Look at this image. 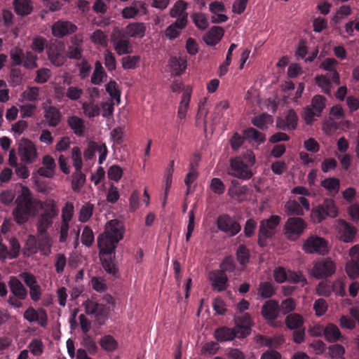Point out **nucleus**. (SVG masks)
<instances>
[{
	"instance_id": "aec40b11",
	"label": "nucleus",
	"mask_w": 359,
	"mask_h": 359,
	"mask_svg": "<svg viewBox=\"0 0 359 359\" xmlns=\"http://www.w3.org/2000/svg\"><path fill=\"white\" fill-rule=\"evenodd\" d=\"M8 286L11 293L15 297L19 299H25L27 298V290L17 277H10Z\"/></svg>"
},
{
	"instance_id": "c03bdc74",
	"label": "nucleus",
	"mask_w": 359,
	"mask_h": 359,
	"mask_svg": "<svg viewBox=\"0 0 359 359\" xmlns=\"http://www.w3.org/2000/svg\"><path fill=\"white\" fill-rule=\"evenodd\" d=\"M170 66L172 74L175 76H180L185 71L187 68V62L185 60H180L176 57H174L171 59Z\"/></svg>"
},
{
	"instance_id": "9d476101",
	"label": "nucleus",
	"mask_w": 359,
	"mask_h": 359,
	"mask_svg": "<svg viewBox=\"0 0 359 359\" xmlns=\"http://www.w3.org/2000/svg\"><path fill=\"white\" fill-rule=\"evenodd\" d=\"M78 27L71 21L59 20L55 22L51 27V33L57 39H62L66 36L76 33Z\"/></svg>"
},
{
	"instance_id": "37998d69",
	"label": "nucleus",
	"mask_w": 359,
	"mask_h": 359,
	"mask_svg": "<svg viewBox=\"0 0 359 359\" xmlns=\"http://www.w3.org/2000/svg\"><path fill=\"white\" fill-rule=\"evenodd\" d=\"M9 54L11 60L12 66L22 65L25 53L21 48L18 46H15L12 48L10 50Z\"/></svg>"
},
{
	"instance_id": "de8ad7c7",
	"label": "nucleus",
	"mask_w": 359,
	"mask_h": 359,
	"mask_svg": "<svg viewBox=\"0 0 359 359\" xmlns=\"http://www.w3.org/2000/svg\"><path fill=\"white\" fill-rule=\"evenodd\" d=\"M187 3L182 0L177 1L170 11V15L172 18L181 17L187 13Z\"/></svg>"
},
{
	"instance_id": "1a4fd4ad",
	"label": "nucleus",
	"mask_w": 359,
	"mask_h": 359,
	"mask_svg": "<svg viewBox=\"0 0 359 359\" xmlns=\"http://www.w3.org/2000/svg\"><path fill=\"white\" fill-rule=\"evenodd\" d=\"M228 173L229 175L242 180H248L252 176L251 170L239 157L231 159Z\"/></svg>"
},
{
	"instance_id": "423d86ee",
	"label": "nucleus",
	"mask_w": 359,
	"mask_h": 359,
	"mask_svg": "<svg viewBox=\"0 0 359 359\" xmlns=\"http://www.w3.org/2000/svg\"><path fill=\"white\" fill-rule=\"evenodd\" d=\"M302 250L307 254L324 255L328 252L327 242L322 237L312 235L305 240Z\"/></svg>"
},
{
	"instance_id": "6e6552de",
	"label": "nucleus",
	"mask_w": 359,
	"mask_h": 359,
	"mask_svg": "<svg viewBox=\"0 0 359 359\" xmlns=\"http://www.w3.org/2000/svg\"><path fill=\"white\" fill-rule=\"evenodd\" d=\"M217 226L229 236H234L241 230V224L228 214H222L217 219Z\"/></svg>"
},
{
	"instance_id": "603ef678",
	"label": "nucleus",
	"mask_w": 359,
	"mask_h": 359,
	"mask_svg": "<svg viewBox=\"0 0 359 359\" xmlns=\"http://www.w3.org/2000/svg\"><path fill=\"white\" fill-rule=\"evenodd\" d=\"M83 52V46H68L66 53V57L76 60H82Z\"/></svg>"
},
{
	"instance_id": "7c9ffc66",
	"label": "nucleus",
	"mask_w": 359,
	"mask_h": 359,
	"mask_svg": "<svg viewBox=\"0 0 359 359\" xmlns=\"http://www.w3.org/2000/svg\"><path fill=\"white\" fill-rule=\"evenodd\" d=\"M285 210L288 216L299 217L304 214L302 207L295 200L287 201L285 205Z\"/></svg>"
},
{
	"instance_id": "2f4dec72",
	"label": "nucleus",
	"mask_w": 359,
	"mask_h": 359,
	"mask_svg": "<svg viewBox=\"0 0 359 359\" xmlns=\"http://www.w3.org/2000/svg\"><path fill=\"white\" fill-rule=\"evenodd\" d=\"M324 336L326 340L329 342H335L340 339L341 337V334L337 325L332 323H329L325 327Z\"/></svg>"
},
{
	"instance_id": "f3484780",
	"label": "nucleus",
	"mask_w": 359,
	"mask_h": 359,
	"mask_svg": "<svg viewBox=\"0 0 359 359\" xmlns=\"http://www.w3.org/2000/svg\"><path fill=\"white\" fill-rule=\"evenodd\" d=\"M210 279L212 282V287L217 292L225 290L228 286V277L222 271H213L210 273Z\"/></svg>"
},
{
	"instance_id": "cd10ccee",
	"label": "nucleus",
	"mask_w": 359,
	"mask_h": 359,
	"mask_svg": "<svg viewBox=\"0 0 359 359\" xmlns=\"http://www.w3.org/2000/svg\"><path fill=\"white\" fill-rule=\"evenodd\" d=\"M145 31L146 27L142 22H132L126 27V33L134 38H142Z\"/></svg>"
},
{
	"instance_id": "e433bc0d",
	"label": "nucleus",
	"mask_w": 359,
	"mask_h": 359,
	"mask_svg": "<svg viewBox=\"0 0 359 359\" xmlns=\"http://www.w3.org/2000/svg\"><path fill=\"white\" fill-rule=\"evenodd\" d=\"M174 161L172 160L170 161L165 172V191H164V201L163 203V205H165V200L168 195V191L171 187L172 184V174L174 172Z\"/></svg>"
},
{
	"instance_id": "2eb2a0df",
	"label": "nucleus",
	"mask_w": 359,
	"mask_h": 359,
	"mask_svg": "<svg viewBox=\"0 0 359 359\" xmlns=\"http://www.w3.org/2000/svg\"><path fill=\"white\" fill-rule=\"evenodd\" d=\"M23 317L29 323L36 322L41 327H46L48 324V315L43 309L36 310L30 306L25 311Z\"/></svg>"
},
{
	"instance_id": "49530a36",
	"label": "nucleus",
	"mask_w": 359,
	"mask_h": 359,
	"mask_svg": "<svg viewBox=\"0 0 359 359\" xmlns=\"http://www.w3.org/2000/svg\"><path fill=\"white\" fill-rule=\"evenodd\" d=\"M48 46L47 40L40 36L33 38L30 46L32 50L37 53H43L45 48L47 49Z\"/></svg>"
},
{
	"instance_id": "13d9d810",
	"label": "nucleus",
	"mask_w": 359,
	"mask_h": 359,
	"mask_svg": "<svg viewBox=\"0 0 359 359\" xmlns=\"http://www.w3.org/2000/svg\"><path fill=\"white\" fill-rule=\"evenodd\" d=\"M22 97L29 102H35L39 100V88L36 86L28 87L22 94Z\"/></svg>"
},
{
	"instance_id": "c756f323",
	"label": "nucleus",
	"mask_w": 359,
	"mask_h": 359,
	"mask_svg": "<svg viewBox=\"0 0 359 359\" xmlns=\"http://www.w3.org/2000/svg\"><path fill=\"white\" fill-rule=\"evenodd\" d=\"M320 185L327 190L331 196H335L339 191L340 182L336 177H328L323 180Z\"/></svg>"
},
{
	"instance_id": "a211bd4d",
	"label": "nucleus",
	"mask_w": 359,
	"mask_h": 359,
	"mask_svg": "<svg viewBox=\"0 0 359 359\" xmlns=\"http://www.w3.org/2000/svg\"><path fill=\"white\" fill-rule=\"evenodd\" d=\"M339 224L340 240L345 243L353 242L357 231L355 227L344 220H340Z\"/></svg>"
},
{
	"instance_id": "f8f14e48",
	"label": "nucleus",
	"mask_w": 359,
	"mask_h": 359,
	"mask_svg": "<svg viewBox=\"0 0 359 359\" xmlns=\"http://www.w3.org/2000/svg\"><path fill=\"white\" fill-rule=\"evenodd\" d=\"M299 118L292 109H289L285 116L278 117L276 121V128L281 130L291 131L297 128Z\"/></svg>"
},
{
	"instance_id": "f257e3e1",
	"label": "nucleus",
	"mask_w": 359,
	"mask_h": 359,
	"mask_svg": "<svg viewBox=\"0 0 359 359\" xmlns=\"http://www.w3.org/2000/svg\"><path fill=\"white\" fill-rule=\"evenodd\" d=\"M124 226L118 219L107 222L105 231L97 237V245L100 253V259L104 270L109 274L116 276L118 269L113 257L118 243L123 238Z\"/></svg>"
},
{
	"instance_id": "3c124183",
	"label": "nucleus",
	"mask_w": 359,
	"mask_h": 359,
	"mask_svg": "<svg viewBox=\"0 0 359 359\" xmlns=\"http://www.w3.org/2000/svg\"><path fill=\"white\" fill-rule=\"evenodd\" d=\"M326 105V98L320 95H316L311 100V107L317 111V114H321Z\"/></svg>"
},
{
	"instance_id": "20e7f679",
	"label": "nucleus",
	"mask_w": 359,
	"mask_h": 359,
	"mask_svg": "<svg viewBox=\"0 0 359 359\" xmlns=\"http://www.w3.org/2000/svg\"><path fill=\"white\" fill-rule=\"evenodd\" d=\"M339 210L334 199L326 198L323 203L311 210V217L314 223H320L327 217L335 218Z\"/></svg>"
},
{
	"instance_id": "9b49d317",
	"label": "nucleus",
	"mask_w": 359,
	"mask_h": 359,
	"mask_svg": "<svg viewBox=\"0 0 359 359\" xmlns=\"http://www.w3.org/2000/svg\"><path fill=\"white\" fill-rule=\"evenodd\" d=\"M19 155L22 161L32 163L37 158L35 144L27 138H22L19 143Z\"/></svg>"
},
{
	"instance_id": "6ab92c4d",
	"label": "nucleus",
	"mask_w": 359,
	"mask_h": 359,
	"mask_svg": "<svg viewBox=\"0 0 359 359\" xmlns=\"http://www.w3.org/2000/svg\"><path fill=\"white\" fill-rule=\"evenodd\" d=\"M44 118L49 127H56L62 118V114L59 109L55 106L44 107Z\"/></svg>"
},
{
	"instance_id": "a18cd8bd",
	"label": "nucleus",
	"mask_w": 359,
	"mask_h": 359,
	"mask_svg": "<svg viewBox=\"0 0 359 359\" xmlns=\"http://www.w3.org/2000/svg\"><path fill=\"white\" fill-rule=\"evenodd\" d=\"M94 102L95 100H90L89 102H85L82 104L84 114L90 118L97 116L100 114V109Z\"/></svg>"
},
{
	"instance_id": "09e8293b",
	"label": "nucleus",
	"mask_w": 359,
	"mask_h": 359,
	"mask_svg": "<svg viewBox=\"0 0 359 359\" xmlns=\"http://www.w3.org/2000/svg\"><path fill=\"white\" fill-rule=\"evenodd\" d=\"M315 79L316 84L321 88L323 92L327 95H330L331 93L332 83L327 76H317Z\"/></svg>"
},
{
	"instance_id": "412c9836",
	"label": "nucleus",
	"mask_w": 359,
	"mask_h": 359,
	"mask_svg": "<svg viewBox=\"0 0 359 359\" xmlns=\"http://www.w3.org/2000/svg\"><path fill=\"white\" fill-rule=\"evenodd\" d=\"M224 30L222 27L213 26L203 36L205 43L210 46L217 44L224 36Z\"/></svg>"
},
{
	"instance_id": "a878e982",
	"label": "nucleus",
	"mask_w": 359,
	"mask_h": 359,
	"mask_svg": "<svg viewBox=\"0 0 359 359\" xmlns=\"http://www.w3.org/2000/svg\"><path fill=\"white\" fill-rule=\"evenodd\" d=\"M67 124L76 136L83 135L86 126L83 118L74 115L71 116L67 119Z\"/></svg>"
},
{
	"instance_id": "a19ab883",
	"label": "nucleus",
	"mask_w": 359,
	"mask_h": 359,
	"mask_svg": "<svg viewBox=\"0 0 359 359\" xmlns=\"http://www.w3.org/2000/svg\"><path fill=\"white\" fill-rule=\"evenodd\" d=\"M100 345L103 350L111 352L117 348L118 342L112 336L108 334L100 339Z\"/></svg>"
},
{
	"instance_id": "f704fd0d",
	"label": "nucleus",
	"mask_w": 359,
	"mask_h": 359,
	"mask_svg": "<svg viewBox=\"0 0 359 359\" xmlns=\"http://www.w3.org/2000/svg\"><path fill=\"white\" fill-rule=\"evenodd\" d=\"M236 259L243 267H245L250 261V252L245 245H240L236 252Z\"/></svg>"
},
{
	"instance_id": "dca6fc26",
	"label": "nucleus",
	"mask_w": 359,
	"mask_h": 359,
	"mask_svg": "<svg viewBox=\"0 0 359 359\" xmlns=\"http://www.w3.org/2000/svg\"><path fill=\"white\" fill-rule=\"evenodd\" d=\"M280 311L278 302L276 299H269L262 306L261 314L267 321L277 319Z\"/></svg>"
},
{
	"instance_id": "b1692460",
	"label": "nucleus",
	"mask_w": 359,
	"mask_h": 359,
	"mask_svg": "<svg viewBox=\"0 0 359 359\" xmlns=\"http://www.w3.org/2000/svg\"><path fill=\"white\" fill-rule=\"evenodd\" d=\"M13 4L15 13L22 17L30 15L34 9L32 0H13Z\"/></svg>"
},
{
	"instance_id": "ea45409f",
	"label": "nucleus",
	"mask_w": 359,
	"mask_h": 359,
	"mask_svg": "<svg viewBox=\"0 0 359 359\" xmlns=\"http://www.w3.org/2000/svg\"><path fill=\"white\" fill-rule=\"evenodd\" d=\"M258 341L262 344L269 347L276 348L279 346H280L284 339L281 337H267L263 335L258 336Z\"/></svg>"
},
{
	"instance_id": "6e6d98bb",
	"label": "nucleus",
	"mask_w": 359,
	"mask_h": 359,
	"mask_svg": "<svg viewBox=\"0 0 359 359\" xmlns=\"http://www.w3.org/2000/svg\"><path fill=\"white\" fill-rule=\"evenodd\" d=\"M90 39L94 43L99 44L103 47H107L108 45L107 36L101 29L95 30L91 35Z\"/></svg>"
},
{
	"instance_id": "338daca9",
	"label": "nucleus",
	"mask_w": 359,
	"mask_h": 359,
	"mask_svg": "<svg viewBox=\"0 0 359 359\" xmlns=\"http://www.w3.org/2000/svg\"><path fill=\"white\" fill-rule=\"evenodd\" d=\"M93 241L94 234L92 229L88 226H85L81 235V243L84 245L90 247L92 245Z\"/></svg>"
},
{
	"instance_id": "473e14b6",
	"label": "nucleus",
	"mask_w": 359,
	"mask_h": 359,
	"mask_svg": "<svg viewBox=\"0 0 359 359\" xmlns=\"http://www.w3.org/2000/svg\"><path fill=\"white\" fill-rule=\"evenodd\" d=\"M272 122V116L266 113L259 114L252 120V123L261 130L267 129Z\"/></svg>"
},
{
	"instance_id": "e2e57ef3",
	"label": "nucleus",
	"mask_w": 359,
	"mask_h": 359,
	"mask_svg": "<svg viewBox=\"0 0 359 359\" xmlns=\"http://www.w3.org/2000/svg\"><path fill=\"white\" fill-rule=\"evenodd\" d=\"M210 188L213 193L218 195H222L225 191V185L221 179L214 177L211 180Z\"/></svg>"
},
{
	"instance_id": "4c0bfd02",
	"label": "nucleus",
	"mask_w": 359,
	"mask_h": 359,
	"mask_svg": "<svg viewBox=\"0 0 359 359\" xmlns=\"http://www.w3.org/2000/svg\"><path fill=\"white\" fill-rule=\"evenodd\" d=\"M55 216L49 215V213H42L38 220L37 229L41 233H43L52 225L53 219Z\"/></svg>"
},
{
	"instance_id": "0eeeda50",
	"label": "nucleus",
	"mask_w": 359,
	"mask_h": 359,
	"mask_svg": "<svg viewBox=\"0 0 359 359\" xmlns=\"http://www.w3.org/2000/svg\"><path fill=\"white\" fill-rule=\"evenodd\" d=\"M335 269V264L330 258H322L314 263L311 273L316 278L321 279L331 276Z\"/></svg>"
},
{
	"instance_id": "c9c22d12",
	"label": "nucleus",
	"mask_w": 359,
	"mask_h": 359,
	"mask_svg": "<svg viewBox=\"0 0 359 359\" xmlns=\"http://www.w3.org/2000/svg\"><path fill=\"white\" fill-rule=\"evenodd\" d=\"M95 311V314H93V316H95L96 321L100 325H103L107 319L110 308L106 304L97 303V306H96Z\"/></svg>"
},
{
	"instance_id": "4d7b16f0",
	"label": "nucleus",
	"mask_w": 359,
	"mask_h": 359,
	"mask_svg": "<svg viewBox=\"0 0 359 359\" xmlns=\"http://www.w3.org/2000/svg\"><path fill=\"white\" fill-rule=\"evenodd\" d=\"M195 25L201 30H205L209 25L205 15L202 13H196L191 15Z\"/></svg>"
},
{
	"instance_id": "f03ea898",
	"label": "nucleus",
	"mask_w": 359,
	"mask_h": 359,
	"mask_svg": "<svg viewBox=\"0 0 359 359\" xmlns=\"http://www.w3.org/2000/svg\"><path fill=\"white\" fill-rule=\"evenodd\" d=\"M16 207L13 211L15 221L19 224L27 222L29 217L38 213L40 201L34 198L29 188L23 186L15 200Z\"/></svg>"
},
{
	"instance_id": "8fccbe9b",
	"label": "nucleus",
	"mask_w": 359,
	"mask_h": 359,
	"mask_svg": "<svg viewBox=\"0 0 359 359\" xmlns=\"http://www.w3.org/2000/svg\"><path fill=\"white\" fill-rule=\"evenodd\" d=\"M140 61V57L137 55H128L122 58V67L124 69H135Z\"/></svg>"
},
{
	"instance_id": "bf43d9fd",
	"label": "nucleus",
	"mask_w": 359,
	"mask_h": 359,
	"mask_svg": "<svg viewBox=\"0 0 359 359\" xmlns=\"http://www.w3.org/2000/svg\"><path fill=\"white\" fill-rule=\"evenodd\" d=\"M257 227V222L253 218H250L246 220L243 228V233L246 238H251L255 235L256 229Z\"/></svg>"
},
{
	"instance_id": "680f3d73",
	"label": "nucleus",
	"mask_w": 359,
	"mask_h": 359,
	"mask_svg": "<svg viewBox=\"0 0 359 359\" xmlns=\"http://www.w3.org/2000/svg\"><path fill=\"white\" fill-rule=\"evenodd\" d=\"M106 91L109 93V95L113 98L118 102L120 101L121 97V92L118 90V86L117 83L114 80H111L106 85Z\"/></svg>"
},
{
	"instance_id": "72a5a7b5",
	"label": "nucleus",
	"mask_w": 359,
	"mask_h": 359,
	"mask_svg": "<svg viewBox=\"0 0 359 359\" xmlns=\"http://www.w3.org/2000/svg\"><path fill=\"white\" fill-rule=\"evenodd\" d=\"M304 324L302 316L298 313H292L287 316L285 325L290 330L299 329Z\"/></svg>"
},
{
	"instance_id": "69168bd1",
	"label": "nucleus",
	"mask_w": 359,
	"mask_h": 359,
	"mask_svg": "<svg viewBox=\"0 0 359 359\" xmlns=\"http://www.w3.org/2000/svg\"><path fill=\"white\" fill-rule=\"evenodd\" d=\"M220 270L223 273L233 272L236 269V263L232 256L226 257L220 264Z\"/></svg>"
},
{
	"instance_id": "ddd939ff",
	"label": "nucleus",
	"mask_w": 359,
	"mask_h": 359,
	"mask_svg": "<svg viewBox=\"0 0 359 359\" xmlns=\"http://www.w3.org/2000/svg\"><path fill=\"white\" fill-rule=\"evenodd\" d=\"M65 48L62 45L51 43L47 47L48 59L55 67H61L66 62V56L64 55Z\"/></svg>"
},
{
	"instance_id": "052dcab7",
	"label": "nucleus",
	"mask_w": 359,
	"mask_h": 359,
	"mask_svg": "<svg viewBox=\"0 0 359 359\" xmlns=\"http://www.w3.org/2000/svg\"><path fill=\"white\" fill-rule=\"evenodd\" d=\"M244 134L247 138H250L255 142H259V143H262L265 140L264 135L254 128H249L245 130Z\"/></svg>"
},
{
	"instance_id": "5fc2aeb1",
	"label": "nucleus",
	"mask_w": 359,
	"mask_h": 359,
	"mask_svg": "<svg viewBox=\"0 0 359 359\" xmlns=\"http://www.w3.org/2000/svg\"><path fill=\"white\" fill-rule=\"evenodd\" d=\"M86 182V176L81 170L76 171L72 176V188L74 191H79Z\"/></svg>"
},
{
	"instance_id": "c85d7f7f",
	"label": "nucleus",
	"mask_w": 359,
	"mask_h": 359,
	"mask_svg": "<svg viewBox=\"0 0 359 359\" xmlns=\"http://www.w3.org/2000/svg\"><path fill=\"white\" fill-rule=\"evenodd\" d=\"M257 290L258 294L263 299H269L276 294V288L269 281L260 282Z\"/></svg>"
},
{
	"instance_id": "393cba45",
	"label": "nucleus",
	"mask_w": 359,
	"mask_h": 359,
	"mask_svg": "<svg viewBox=\"0 0 359 359\" xmlns=\"http://www.w3.org/2000/svg\"><path fill=\"white\" fill-rule=\"evenodd\" d=\"M236 337H239V334L234 328L225 326L216 329L215 332V339L220 342L231 341Z\"/></svg>"
},
{
	"instance_id": "774afa93",
	"label": "nucleus",
	"mask_w": 359,
	"mask_h": 359,
	"mask_svg": "<svg viewBox=\"0 0 359 359\" xmlns=\"http://www.w3.org/2000/svg\"><path fill=\"white\" fill-rule=\"evenodd\" d=\"M347 275L351 278L355 279L359 276V264L349 261L346 266Z\"/></svg>"
},
{
	"instance_id": "0e129e2a",
	"label": "nucleus",
	"mask_w": 359,
	"mask_h": 359,
	"mask_svg": "<svg viewBox=\"0 0 359 359\" xmlns=\"http://www.w3.org/2000/svg\"><path fill=\"white\" fill-rule=\"evenodd\" d=\"M74 214V205L72 203L67 202L62 210V223H67L72 220Z\"/></svg>"
},
{
	"instance_id": "39448f33",
	"label": "nucleus",
	"mask_w": 359,
	"mask_h": 359,
	"mask_svg": "<svg viewBox=\"0 0 359 359\" xmlns=\"http://www.w3.org/2000/svg\"><path fill=\"white\" fill-rule=\"evenodd\" d=\"M308 224L303 218L300 217H290L284 224V235L287 240L296 241L302 236Z\"/></svg>"
},
{
	"instance_id": "bb28decb",
	"label": "nucleus",
	"mask_w": 359,
	"mask_h": 359,
	"mask_svg": "<svg viewBox=\"0 0 359 359\" xmlns=\"http://www.w3.org/2000/svg\"><path fill=\"white\" fill-rule=\"evenodd\" d=\"M107 77L102 64L97 60L95 62V68L91 76L90 82L94 85H100Z\"/></svg>"
},
{
	"instance_id": "58836bf2",
	"label": "nucleus",
	"mask_w": 359,
	"mask_h": 359,
	"mask_svg": "<svg viewBox=\"0 0 359 359\" xmlns=\"http://www.w3.org/2000/svg\"><path fill=\"white\" fill-rule=\"evenodd\" d=\"M38 56L31 50L27 51L24 54V58L22 65L27 69L32 70L38 67Z\"/></svg>"
},
{
	"instance_id": "7ed1b4c3",
	"label": "nucleus",
	"mask_w": 359,
	"mask_h": 359,
	"mask_svg": "<svg viewBox=\"0 0 359 359\" xmlns=\"http://www.w3.org/2000/svg\"><path fill=\"white\" fill-rule=\"evenodd\" d=\"M280 221L281 217L278 215H271L269 218L260 221L257 235V244L260 248L267 246L268 239L274 236Z\"/></svg>"
},
{
	"instance_id": "4468645a",
	"label": "nucleus",
	"mask_w": 359,
	"mask_h": 359,
	"mask_svg": "<svg viewBox=\"0 0 359 359\" xmlns=\"http://www.w3.org/2000/svg\"><path fill=\"white\" fill-rule=\"evenodd\" d=\"M234 323L238 328L236 331L239 334V338H245L250 334L253 323L249 313H244L239 316H235Z\"/></svg>"
},
{
	"instance_id": "79ce46f5",
	"label": "nucleus",
	"mask_w": 359,
	"mask_h": 359,
	"mask_svg": "<svg viewBox=\"0 0 359 359\" xmlns=\"http://www.w3.org/2000/svg\"><path fill=\"white\" fill-rule=\"evenodd\" d=\"M76 67L79 69V76L81 79L85 80L90 76L92 67L86 58H83L80 62H77Z\"/></svg>"
},
{
	"instance_id": "4be33fe9",
	"label": "nucleus",
	"mask_w": 359,
	"mask_h": 359,
	"mask_svg": "<svg viewBox=\"0 0 359 359\" xmlns=\"http://www.w3.org/2000/svg\"><path fill=\"white\" fill-rule=\"evenodd\" d=\"M114 50L120 55L130 53L132 51V46L129 39L123 35H118L112 39Z\"/></svg>"
},
{
	"instance_id": "5701e85b",
	"label": "nucleus",
	"mask_w": 359,
	"mask_h": 359,
	"mask_svg": "<svg viewBox=\"0 0 359 359\" xmlns=\"http://www.w3.org/2000/svg\"><path fill=\"white\" fill-rule=\"evenodd\" d=\"M192 90L189 86H187L182 95L181 101L180 102L177 111V116L180 119L185 118L189 103L191 100Z\"/></svg>"
},
{
	"instance_id": "864d4df0",
	"label": "nucleus",
	"mask_w": 359,
	"mask_h": 359,
	"mask_svg": "<svg viewBox=\"0 0 359 359\" xmlns=\"http://www.w3.org/2000/svg\"><path fill=\"white\" fill-rule=\"evenodd\" d=\"M39 208L43 210V213H49L55 217L57 215V207L53 199H47L44 202L40 201Z\"/></svg>"
}]
</instances>
